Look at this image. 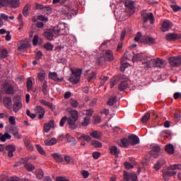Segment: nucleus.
<instances>
[{
  "label": "nucleus",
  "instance_id": "obj_40",
  "mask_svg": "<svg viewBox=\"0 0 181 181\" xmlns=\"http://www.w3.org/2000/svg\"><path fill=\"white\" fill-rule=\"evenodd\" d=\"M31 6L30 4H26L23 9V16H28L29 15V11H30Z\"/></svg>",
  "mask_w": 181,
  "mask_h": 181
},
{
  "label": "nucleus",
  "instance_id": "obj_21",
  "mask_svg": "<svg viewBox=\"0 0 181 181\" xmlns=\"http://www.w3.org/2000/svg\"><path fill=\"white\" fill-rule=\"evenodd\" d=\"M119 146L122 148H128L130 145L129 144V139L127 138H123L120 140V142H119Z\"/></svg>",
  "mask_w": 181,
  "mask_h": 181
},
{
  "label": "nucleus",
  "instance_id": "obj_6",
  "mask_svg": "<svg viewBox=\"0 0 181 181\" xmlns=\"http://www.w3.org/2000/svg\"><path fill=\"white\" fill-rule=\"evenodd\" d=\"M60 32V30L56 31L54 28H49L45 30L43 33V36L47 38V40L52 41L53 40L54 36H57V34Z\"/></svg>",
  "mask_w": 181,
  "mask_h": 181
},
{
  "label": "nucleus",
  "instance_id": "obj_52",
  "mask_svg": "<svg viewBox=\"0 0 181 181\" xmlns=\"http://www.w3.org/2000/svg\"><path fill=\"white\" fill-rule=\"evenodd\" d=\"M36 148H37V151L39 152V153H40V155H43V156L46 155L45 150L40 145L36 144Z\"/></svg>",
  "mask_w": 181,
  "mask_h": 181
},
{
  "label": "nucleus",
  "instance_id": "obj_56",
  "mask_svg": "<svg viewBox=\"0 0 181 181\" xmlns=\"http://www.w3.org/2000/svg\"><path fill=\"white\" fill-rule=\"evenodd\" d=\"M170 8H173V12H179L181 10V7L177 4H171Z\"/></svg>",
  "mask_w": 181,
  "mask_h": 181
},
{
  "label": "nucleus",
  "instance_id": "obj_36",
  "mask_svg": "<svg viewBox=\"0 0 181 181\" xmlns=\"http://www.w3.org/2000/svg\"><path fill=\"white\" fill-rule=\"evenodd\" d=\"M52 158H54V159L56 160V162H58V163L63 162V157L62 156V155L56 153L52 154Z\"/></svg>",
  "mask_w": 181,
  "mask_h": 181
},
{
  "label": "nucleus",
  "instance_id": "obj_38",
  "mask_svg": "<svg viewBox=\"0 0 181 181\" xmlns=\"http://www.w3.org/2000/svg\"><path fill=\"white\" fill-rule=\"evenodd\" d=\"M45 77H46V73L45 72V71L39 72L37 74V78L39 81H40L41 83H43V81H45Z\"/></svg>",
  "mask_w": 181,
  "mask_h": 181
},
{
  "label": "nucleus",
  "instance_id": "obj_47",
  "mask_svg": "<svg viewBox=\"0 0 181 181\" xmlns=\"http://www.w3.org/2000/svg\"><path fill=\"white\" fill-rule=\"evenodd\" d=\"M105 62H107V60L105 59V57L103 56H100L98 59L96 63L99 65L101 66V64H104V63H105Z\"/></svg>",
  "mask_w": 181,
  "mask_h": 181
},
{
  "label": "nucleus",
  "instance_id": "obj_27",
  "mask_svg": "<svg viewBox=\"0 0 181 181\" xmlns=\"http://www.w3.org/2000/svg\"><path fill=\"white\" fill-rule=\"evenodd\" d=\"M11 138H12V136L8 133H5L4 134L0 133V141L1 142H6V140L11 139Z\"/></svg>",
  "mask_w": 181,
  "mask_h": 181
},
{
  "label": "nucleus",
  "instance_id": "obj_31",
  "mask_svg": "<svg viewBox=\"0 0 181 181\" xmlns=\"http://www.w3.org/2000/svg\"><path fill=\"white\" fill-rule=\"evenodd\" d=\"M132 56V62H139V60H142V53L135 54L134 52Z\"/></svg>",
  "mask_w": 181,
  "mask_h": 181
},
{
  "label": "nucleus",
  "instance_id": "obj_43",
  "mask_svg": "<svg viewBox=\"0 0 181 181\" xmlns=\"http://www.w3.org/2000/svg\"><path fill=\"white\" fill-rule=\"evenodd\" d=\"M25 168L27 170H28L29 172H33V170H35V165H33L32 163H27L25 164Z\"/></svg>",
  "mask_w": 181,
  "mask_h": 181
},
{
  "label": "nucleus",
  "instance_id": "obj_50",
  "mask_svg": "<svg viewBox=\"0 0 181 181\" xmlns=\"http://www.w3.org/2000/svg\"><path fill=\"white\" fill-rule=\"evenodd\" d=\"M40 103L42 105H45V107H48V108H52L53 107V105L50 103H49L45 100H40Z\"/></svg>",
  "mask_w": 181,
  "mask_h": 181
},
{
  "label": "nucleus",
  "instance_id": "obj_59",
  "mask_svg": "<svg viewBox=\"0 0 181 181\" xmlns=\"http://www.w3.org/2000/svg\"><path fill=\"white\" fill-rule=\"evenodd\" d=\"M180 112H176L174 115V119L176 122H179V121H180Z\"/></svg>",
  "mask_w": 181,
  "mask_h": 181
},
{
  "label": "nucleus",
  "instance_id": "obj_42",
  "mask_svg": "<svg viewBox=\"0 0 181 181\" xmlns=\"http://www.w3.org/2000/svg\"><path fill=\"white\" fill-rule=\"evenodd\" d=\"M78 139H79V141H83V139H84V141L90 142V141H91V137L88 135L81 134L79 137H78Z\"/></svg>",
  "mask_w": 181,
  "mask_h": 181
},
{
  "label": "nucleus",
  "instance_id": "obj_64",
  "mask_svg": "<svg viewBox=\"0 0 181 181\" xmlns=\"http://www.w3.org/2000/svg\"><path fill=\"white\" fill-rule=\"evenodd\" d=\"M6 181H20L18 177H11L8 180L6 179Z\"/></svg>",
  "mask_w": 181,
  "mask_h": 181
},
{
  "label": "nucleus",
  "instance_id": "obj_2",
  "mask_svg": "<svg viewBox=\"0 0 181 181\" xmlns=\"http://www.w3.org/2000/svg\"><path fill=\"white\" fill-rule=\"evenodd\" d=\"M128 77L124 74H119V75L114 76L110 81V88H112L115 84H117L119 81L120 83L118 86V90L119 91H124V90H127L128 88Z\"/></svg>",
  "mask_w": 181,
  "mask_h": 181
},
{
  "label": "nucleus",
  "instance_id": "obj_53",
  "mask_svg": "<svg viewBox=\"0 0 181 181\" xmlns=\"http://www.w3.org/2000/svg\"><path fill=\"white\" fill-rule=\"evenodd\" d=\"M53 45H52L50 42H47L44 45V49H46L47 52H51V50H53Z\"/></svg>",
  "mask_w": 181,
  "mask_h": 181
},
{
  "label": "nucleus",
  "instance_id": "obj_48",
  "mask_svg": "<svg viewBox=\"0 0 181 181\" xmlns=\"http://www.w3.org/2000/svg\"><path fill=\"white\" fill-rule=\"evenodd\" d=\"M42 12L45 15H50L52 13V8L49 6H45L42 8Z\"/></svg>",
  "mask_w": 181,
  "mask_h": 181
},
{
  "label": "nucleus",
  "instance_id": "obj_45",
  "mask_svg": "<svg viewBox=\"0 0 181 181\" xmlns=\"http://www.w3.org/2000/svg\"><path fill=\"white\" fill-rule=\"evenodd\" d=\"M160 136L164 139L169 138V136H170V132L164 130L160 134Z\"/></svg>",
  "mask_w": 181,
  "mask_h": 181
},
{
  "label": "nucleus",
  "instance_id": "obj_1",
  "mask_svg": "<svg viewBox=\"0 0 181 181\" xmlns=\"http://www.w3.org/2000/svg\"><path fill=\"white\" fill-rule=\"evenodd\" d=\"M68 112L69 117L64 116L59 122V127H64V124L67 122L69 129H77L78 124L76 122L78 121V112L71 110Z\"/></svg>",
  "mask_w": 181,
  "mask_h": 181
},
{
  "label": "nucleus",
  "instance_id": "obj_19",
  "mask_svg": "<svg viewBox=\"0 0 181 181\" xmlns=\"http://www.w3.org/2000/svg\"><path fill=\"white\" fill-rule=\"evenodd\" d=\"M54 127V120L52 119L48 123H45L44 125V131L47 134L52 128Z\"/></svg>",
  "mask_w": 181,
  "mask_h": 181
},
{
  "label": "nucleus",
  "instance_id": "obj_24",
  "mask_svg": "<svg viewBox=\"0 0 181 181\" xmlns=\"http://www.w3.org/2000/svg\"><path fill=\"white\" fill-rule=\"evenodd\" d=\"M165 151L167 152V153L173 155V153H175V147L173 144H167L165 147Z\"/></svg>",
  "mask_w": 181,
  "mask_h": 181
},
{
  "label": "nucleus",
  "instance_id": "obj_58",
  "mask_svg": "<svg viewBox=\"0 0 181 181\" xmlns=\"http://www.w3.org/2000/svg\"><path fill=\"white\" fill-rule=\"evenodd\" d=\"M124 57L126 60H131L132 59V54L131 52L126 51L124 54Z\"/></svg>",
  "mask_w": 181,
  "mask_h": 181
},
{
  "label": "nucleus",
  "instance_id": "obj_13",
  "mask_svg": "<svg viewBox=\"0 0 181 181\" xmlns=\"http://www.w3.org/2000/svg\"><path fill=\"white\" fill-rule=\"evenodd\" d=\"M106 62H112L114 60V53L112 50L107 49L104 54Z\"/></svg>",
  "mask_w": 181,
  "mask_h": 181
},
{
  "label": "nucleus",
  "instance_id": "obj_11",
  "mask_svg": "<svg viewBox=\"0 0 181 181\" xmlns=\"http://www.w3.org/2000/svg\"><path fill=\"white\" fill-rule=\"evenodd\" d=\"M166 40L168 42H172L173 40H177L178 39H181V35L176 33H168L165 36Z\"/></svg>",
  "mask_w": 181,
  "mask_h": 181
},
{
  "label": "nucleus",
  "instance_id": "obj_57",
  "mask_svg": "<svg viewBox=\"0 0 181 181\" xmlns=\"http://www.w3.org/2000/svg\"><path fill=\"white\" fill-rule=\"evenodd\" d=\"M93 112H94V111L93 110V109L86 110V117H85L86 118H91Z\"/></svg>",
  "mask_w": 181,
  "mask_h": 181
},
{
  "label": "nucleus",
  "instance_id": "obj_4",
  "mask_svg": "<svg viewBox=\"0 0 181 181\" xmlns=\"http://www.w3.org/2000/svg\"><path fill=\"white\" fill-rule=\"evenodd\" d=\"M2 93L7 95H13L15 94V86L9 82H6L2 85Z\"/></svg>",
  "mask_w": 181,
  "mask_h": 181
},
{
  "label": "nucleus",
  "instance_id": "obj_60",
  "mask_svg": "<svg viewBox=\"0 0 181 181\" xmlns=\"http://www.w3.org/2000/svg\"><path fill=\"white\" fill-rule=\"evenodd\" d=\"M37 19H38V21H42V22H47L49 21V18H47V17L42 15L38 16L37 17Z\"/></svg>",
  "mask_w": 181,
  "mask_h": 181
},
{
  "label": "nucleus",
  "instance_id": "obj_18",
  "mask_svg": "<svg viewBox=\"0 0 181 181\" xmlns=\"http://www.w3.org/2000/svg\"><path fill=\"white\" fill-rule=\"evenodd\" d=\"M49 77L56 83H62V81H63V78H59V76H57V73L56 72H49Z\"/></svg>",
  "mask_w": 181,
  "mask_h": 181
},
{
  "label": "nucleus",
  "instance_id": "obj_26",
  "mask_svg": "<svg viewBox=\"0 0 181 181\" xmlns=\"http://www.w3.org/2000/svg\"><path fill=\"white\" fill-rule=\"evenodd\" d=\"M29 47V42L28 41H23L20 45L18 47V50L21 52V50H23L25 49H28Z\"/></svg>",
  "mask_w": 181,
  "mask_h": 181
},
{
  "label": "nucleus",
  "instance_id": "obj_20",
  "mask_svg": "<svg viewBox=\"0 0 181 181\" xmlns=\"http://www.w3.org/2000/svg\"><path fill=\"white\" fill-rule=\"evenodd\" d=\"M66 139L69 144H71L72 146L77 145V140L73 136H71L69 134H66Z\"/></svg>",
  "mask_w": 181,
  "mask_h": 181
},
{
  "label": "nucleus",
  "instance_id": "obj_16",
  "mask_svg": "<svg viewBox=\"0 0 181 181\" xmlns=\"http://www.w3.org/2000/svg\"><path fill=\"white\" fill-rule=\"evenodd\" d=\"M172 22L170 21H165L163 22L162 25H161V30L163 32H168L170 28H172Z\"/></svg>",
  "mask_w": 181,
  "mask_h": 181
},
{
  "label": "nucleus",
  "instance_id": "obj_63",
  "mask_svg": "<svg viewBox=\"0 0 181 181\" xmlns=\"http://www.w3.org/2000/svg\"><path fill=\"white\" fill-rule=\"evenodd\" d=\"M122 65L120 66V71H125L126 69L128 67V64L127 63H123L122 61L121 62Z\"/></svg>",
  "mask_w": 181,
  "mask_h": 181
},
{
  "label": "nucleus",
  "instance_id": "obj_29",
  "mask_svg": "<svg viewBox=\"0 0 181 181\" xmlns=\"http://www.w3.org/2000/svg\"><path fill=\"white\" fill-rule=\"evenodd\" d=\"M21 4L19 0H10L8 1V5L11 6V8H18L19 6V4Z\"/></svg>",
  "mask_w": 181,
  "mask_h": 181
},
{
  "label": "nucleus",
  "instance_id": "obj_10",
  "mask_svg": "<svg viewBox=\"0 0 181 181\" xmlns=\"http://www.w3.org/2000/svg\"><path fill=\"white\" fill-rule=\"evenodd\" d=\"M141 43L144 45H153L155 43V39L151 37L144 35L141 37Z\"/></svg>",
  "mask_w": 181,
  "mask_h": 181
},
{
  "label": "nucleus",
  "instance_id": "obj_14",
  "mask_svg": "<svg viewBox=\"0 0 181 181\" xmlns=\"http://www.w3.org/2000/svg\"><path fill=\"white\" fill-rule=\"evenodd\" d=\"M35 111L36 114L39 115V119H42L45 117V113L46 112L45 111V108L42 107V106H37L35 108Z\"/></svg>",
  "mask_w": 181,
  "mask_h": 181
},
{
  "label": "nucleus",
  "instance_id": "obj_17",
  "mask_svg": "<svg viewBox=\"0 0 181 181\" xmlns=\"http://www.w3.org/2000/svg\"><path fill=\"white\" fill-rule=\"evenodd\" d=\"M6 151H8V158H12L13 156V152L16 151L15 146L9 144L6 148Z\"/></svg>",
  "mask_w": 181,
  "mask_h": 181
},
{
  "label": "nucleus",
  "instance_id": "obj_22",
  "mask_svg": "<svg viewBox=\"0 0 181 181\" xmlns=\"http://www.w3.org/2000/svg\"><path fill=\"white\" fill-rule=\"evenodd\" d=\"M3 103L6 108H11L12 107V99L10 97H4Z\"/></svg>",
  "mask_w": 181,
  "mask_h": 181
},
{
  "label": "nucleus",
  "instance_id": "obj_23",
  "mask_svg": "<svg viewBox=\"0 0 181 181\" xmlns=\"http://www.w3.org/2000/svg\"><path fill=\"white\" fill-rule=\"evenodd\" d=\"M109 149L110 151L111 155H114V156L118 157V155H119V150L116 146H110Z\"/></svg>",
  "mask_w": 181,
  "mask_h": 181
},
{
  "label": "nucleus",
  "instance_id": "obj_37",
  "mask_svg": "<svg viewBox=\"0 0 181 181\" xmlns=\"http://www.w3.org/2000/svg\"><path fill=\"white\" fill-rule=\"evenodd\" d=\"M35 175H36L37 179H42L43 176H45L43 170L42 169H37L35 170Z\"/></svg>",
  "mask_w": 181,
  "mask_h": 181
},
{
  "label": "nucleus",
  "instance_id": "obj_61",
  "mask_svg": "<svg viewBox=\"0 0 181 181\" xmlns=\"http://www.w3.org/2000/svg\"><path fill=\"white\" fill-rule=\"evenodd\" d=\"M141 37H142V33L141 32L137 33L136 35L134 37V41L141 42Z\"/></svg>",
  "mask_w": 181,
  "mask_h": 181
},
{
  "label": "nucleus",
  "instance_id": "obj_34",
  "mask_svg": "<svg viewBox=\"0 0 181 181\" xmlns=\"http://www.w3.org/2000/svg\"><path fill=\"white\" fill-rule=\"evenodd\" d=\"M134 4V1L127 0L124 3V6H127V8H129V9H130V11H132L133 9H135V5Z\"/></svg>",
  "mask_w": 181,
  "mask_h": 181
},
{
  "label": "nucleus",
  "instance_id": "obj_32",
  "mask_svg": "<svg viewBox=\"0 0 181 181\" xmlns=\"http://www.w3.org/2000/svg\"><path fill=\"white\" fill-rule=\"evenodd\" d=\"M90 136H92V138H95V139H100V138L103 136V133L98 131H94L90 133Z\"/></svg>",
  "mask_w": 181,
  "mask_h": 181
},
{
  "label": "nucleus",
  "instance_id": "obj_35",
  "mask_svg": "<svg viewBox=\"0 0 181 181\" xmlns=\"http://www.w3.org/2000/svg\"><path fill=\"white\" fill-rule=\"evenodd\" d=\"M151 118V113L149 112H147L141 118V122L143 124H146L148 121H149V119Z\"/></svg>",
  "mask_w": 181,
  "mask_h": 181
},
{
  "label": "nucleus",
  "instance_id": "obj_8",
  "mask_svg": "<svg viewBox=\"0 0 181 181\" xmlns=\"http://www.w3.org/2000/svg\"><path fill=\"white\" fill-rule=\"evenodd\" d=\"M169 63L173 67H179L181 65V56L170 57Z\"/></svg>",
  "mask_w": 181,
  "mask_h": 181
},
{
  "label": "nucleus",
  "instance_id": "obj_41",
  "mask_svg": "<svg viewBox=\"0 0 181 181\" xmlns=\"http://www.w3.org/2000/svg\"><path fill=\"white\" fill-rule=\"evenodd\" d=\"M0 57L5 59L8 57V50L5 48H0Z\"/></svg>",
  "mask_w": 181,
  "mask_h": 181
},
{
  "label": "nucleus",
  "instance_id": "obj_54",
  "mask_svg": "<svg viewBox=\"0 0 181 181\" xmlns=\"http://www.w3.org/2000/svg\"><path fill=\"white\" fill-rule=\"evenodd\" d=\"M123 177L124 179V181H129L131 180V173H127L126 171H124L123 173Z\"/></svg>",
  "mask_w": 181,
  "mask_h": 181
},
{
  "label": "nucleus",
  "instance_id": "obj_25",
  "mask_svg": "<svg viewBox=\"0 0 181 181\" xmlns=\"http://www.w3.org/2000/svg\"><path fill=\"white\" fill-rule=\"evenodd\" d=\"M163 179L165 181H168L170 179V170L168 168L167 170H163Z\"/></svg>",
  "mask_w": 181,
  "mask_h": 181
},
{
  "label": "nucleus",
  "instance_id": "obj_7",
  "mask_svg": "<svg viewBox=\"0 0 181 181\" xmlns=\"http://www.w3.org/2000/svg\"><path fill=\"white\" fill-rule=\"evenodd\" d=\"M141 17L143 18V23H148V21H150L151 25H153V22H155L153 13H146V11H143Z\"/></svg>",
  "mask_w": 181,
  "mask_h": 181
},
{
  "label": "nucleus",
  "instance_id": "obj_30",
  "mask_svg": "<svg viewBox=\"0 0 181 181\" xmlns=\"http://www.w3.org/2000/svg\"><path fill=\"white\" fill-rule=\"evenodd\" d=\"M115 103H117V96L114 95L111 96L108 99V100L107 101V105H110V107H112V105L115 104Z\"/></svg>",
  "mask_w": 181,
  "mask_h": 181
},
{
  "label": "nucleus",
  "instance_id": "obj_51",
  "mask_svg": "<svg viewBox=\"0 0 181 181\" xmlns=\"http://www.w3.org/2000/svg\"><path fill=\"white\" fill-rule=\"evenodd\" d=\"M108 76H101L100 77V87H103V86H104L105 84V82L108 80Z\"/></svg>",
  "mask_w": 181,
  "mask_h": 181
},
{
  "label": "nucleus",
  "instance_id": "obj_15",
  "mask_svg": "<svg viewBox=\"0 0 181 181\" xmlns=\"http://www.w3.org/2000/svg\"><path fill=\"white\" fill-rule=\"evenodd\" d=\"M9 131H11V132H12L13 136H15V138H17V139H22V135L19 134V130L16 127H14V126L10 127Z\"/></svg>",
  "mask_w": 181,
  "mask_h": 181
},
{
  "label": "nucleus",
  "instance_id": "obj_49",
  "mask_svg": "<svg viewBox=\"0 0 181 181\" xmlns=\"http://www.w3.org/2000/svg\"><path fill=\"white\" fill-rule=\"evenodd\" d=\"M33 86V83L32 82V79L30 78H28L27 79V83H26V86H27L28 91H30V90H32Z\"/></svg>",
  "mask_w": 181,
  "mask_h": 181
},
{
  "label": "nucleus",
  "instance_id": "obj_39",
  "mask_svg": "<svg viewBox=\"0 0 181 181\" xmlns=\"http://www.w3.org/2000/svg\"><path fill=\"white\" fill-rule=\"evenodd\" d=\"M24 144L28 151H33V146L32 145V143H30V141L29 139H24Z\"/></svg>",
  "mask_w": 181,
  "mask_h": 181
},
{
  "label": "nucleus",
  "instance_id": "obj_62",
  "mask_svg": "<svg viewBox=\"0 0 181 181\" xmlns=\"http://www.w3.org/2000/svg\"><path fill=\"white\" fill-rule=\"evenodd\" d=\"M130 180L132 181L138 180V176L134 173H130Z\"/></svg>",
  "mask_w": 181,
  "mask_h": 181
},
{
  "label": "nucleus",
  "instance_id": "obj_44",
  "mask_svg": "<svg viewBox=\"0 0 181 181\" xmlns=\"http://www.w3.org/2000/svg\"><path fill=\"white\" fill-rule=\"evenodd\" d=\"M90 121H91V118L84 117V119L81 123L82 127H88V125H90Z\"/></svg>",
  "mask_w": 181,
  "mask_h": 181
},
{
  "label": "nucleus",
  "instance_id": "obj_3",
  "mask_svg": "<svg viewBox=\"0 0 181 181\" xmlns=\"http://www.w3.org/2000/svg\"><path fill=\"white\" fill-rule=\"evenodd\" d=\"M145 68L149 69L151 67L152 64L153 67H158V69H163L166 66V61L160 59V58H156L151 59V61H147L143 63Z\"/></svg>",
  "mask_w": 181,
  "mask_h": 181
},
{
  "label": "nucleus",
  "instance_id": "obj_28",
  "mask_svg": "<svg viewBox=\"0 0 181 181\" xmlns=\"http://www.w3.org/2000/svg\"><path fill=\"white\" fill-rule=\"evenodd\" d=\"M42 91L44 95H47L49 94V86H47V81H46L42 83Z\"/></svg>",
  "mask_w": 181,
  "mask_h": 181
},
{
  "label": "nucleus",
  "instance_id": "obj_9",
  "mask_svg": "<svg viewBox=\"0 0 181 181\" xmlns=\"http://www.w3.org/2000/svg\"><path fill=\"white\" fill-rule=\"evenodd\" d=\"M22 108V99L19 96L14 98V103L13 105V112H18Z\"/></svg>",
  "mask_w": 181,
  "mask_h": 181
},
{
  "label": "nucleus",
  "instance_id": "obj_46",
  "mask_svg": "<svg viewBox=\"0 0 181 181\" xmlns=\"http://www.w3.org/2000/svg\"><path fill=\"white\" fill-rule=\"evenodd\" d=\"M91 145H92V146H94L95 148H101V146H103V144H101V142H100L97 140H92Z\"/></svg>",
  "mask_w": 181,
  "mask_h": 181
},
{
  "label": "nucleus",
  "instance_id": "obj_5",
  "mask_svg": "<svg viewBox=\"0 0 181 181\" xmlns=\"http://www.w3.org/2000/svg\"><path fill=\"white\" fill-rule=\"evenodd\" d=\"M71 72L72 74L69 79L70 83H72L73 84H78L80 81V78H81V69H72Z\"/></svg>",
  "mask_w": 181,
  "mask_h": 181
},
{
  "label": "nucleus",
  "instance_id": "obj_55",
  "mask_svg": "<svg viewBox=\"0 0 181 181\" xmlns=\"http://www.w3.org/2000/svg\"><path fill=\"white\" fill-rule=\"evenodd\" d=\"M70 104L71 106L73 107V108H77V107H78V102L75 99L71 98Z\"/></svg>",
  "mask_w": 181,
  "mask_h": 181
},
{
  "label": "nucleus",
  "instance_id": "obj_12",
  "mask_svg": "<svg viewBox=\"0 0 181 181\" xmlns=\"http://www.w3.org/2000/svg\"><path fill=\"white\" fill-rule=\"evenodd\" d=\"M129 142L130 145H138L139 144V137L135 134H132L128 136Z\"/></svg>",
  "mask_w": 181,
  "mask_h": 181
},
{
  "label": "nucleus",
  "instance_id": "obj_33",
  "mask_svg": "<svg viewBox=\"0 0 181 181\" xmlns=\"http://www.w3.org/2000/svg\"><path fill=\"white\" fill-rule=\"evenodd\" d=\"M163 163H165V160L164 159H161L160 160L158 161L155 165L153 166V169L155 170H159V169H160V168H162V165H163Z\"/></svg>",
  "mask_w": 181,
  "mask_h": 181
}]
</instances>
